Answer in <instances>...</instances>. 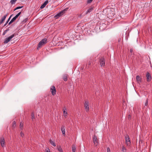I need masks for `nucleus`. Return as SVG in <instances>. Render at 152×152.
I'll list each match as a JSON object with an SVG mask.
<instances>
[{
  "mask_svg": "<svg viewBox=\"0 0 152 152\" xmlns=\"http://www.w3.org/2000/svg\"><path fill=\"white\" fill-rule=\"evenodd\" d=\"M68 8H66L63 10L61 11L59 13H58L56 15L54 16V18H58L59 17L62 15L68 9Z\"/></svg>",
  "mask_w": 152,
  "mask_h": 152,
  "instance_id": "nucleus-1",
  "label": "nucleus"
},
{
  "mask_svg": "<svg viewBox=\"0 0 152 152\" xmlns=\"http://www.w3.org/2000/svg\"><path fill=\"white\" fill-rule=\"evenodd\" d=\"M47 40L46 38H44L41 40L39 43L37 48V49H39V48L41 47L42 46L45 45L47 42Z\"/></svg>",
  "mask_w": 152,
  "mask_h": 152,
  "instance_id": "nucleus-2",
  "label": "nucleus"
},
{
  "mask_svg": "<svg viewBox=\"0 0 152 152\" xmlns=\"http://www.w3.org/2000/svg\"><path fill=\"white\" fill-rule=\"evenodd\" d=\"M15 36V34H12L9 37L6 38L4 40V44H7L8 43L10 40H11L12 38Z\"/></svg>",
  "mask_w": 152,
  "mask_h": 152,
  "instance_id": "nucleus-3",
  "label": "nucleus"
},
{
  "mask_svg": "<svg viewBox=\"0 0 152 152\" xmlns=\"http://www.w3.org/2000/svg\"><path fill=\"white\" fill-rule=\"evenodd\" d=\"M93 142L95 146H96L97 145L98 142L97 137L95 135H94L93 137Z\"/></svg>",
  "mask_w": 152,
  "mask_h": 152,
  "instance_id": "nucleus-4",
  "label": "nucleus"
},
{
  "mask_svg": "<svg viewBox=\"0 0 152 152\" xmlns=\"http://www.w3.org/2000/svg\"><path fill=\"white\" fill-rule=\"evenodd\" d=\"M0 143L2 147H4L5 146V142L4 138L3 137H1L0 140Z\"/></svg>",
  "mask_w": 152,
  "mask_h": 152,
  "instance_id": "nucleus-5",
  "label": "nucleus"
},
{
  "mask_svg": "<svg viewBox=\"0 0 152 152\" xmlns=\"http://www.w3.org/2000/svg\"><path fill=\"white\" fill-rule=\"evenodd\" d=\"M125 140L126 142L127 145H130L131 144V142L130 140L129 137L128 136H127L126 137Z\"/></svg>",
  "mask_w": 152,
  "mask_h": 152,
  "instance_id": "nucleus-6",
  "label": "nucleus"
},
{
  "mask_svg": "<svg viewBox=\"0 0 152 152\" xmlns=\"http://www.w3.org/2000/svg\"><path fill=\"white\" fill-rule=\"evenodd\" d=\"M100 64L101 67L104 66L105 65L104 59V58H101L100 61Z\"/></svg>",
  "mask_w": 152,
  "mask_h": 152,
  "instance_id": "nucleus-7",
  "label": "nucleus"
},
{
  "mask_svg": "<svg viewBox=\"0 0 152 152\" xmlns=\"http://www.w3.org/2000/svg\"><path fill=\"white\" fill-rule=\"evenodd\" d=\"M50 91L51 92L53 95H54L56 94V91L55 87L54 86H53L51 87L50 88Z\"/></svg>",
  "mask_w": 152,
  "mask_h": 152,
  "instance_id": "nucleus-8",
  "label": "nucleus"
},
{
  "mask_svg": "<svg viewBox=\"0 0 152 152\" xmlns=\"http://www.w3.org/2000/svg\"><path fill=\"white\" fill-rule=\"evenodd\" d=\"M63 111L65 117L66 116L67 113V109L66 107H64L63 109Z\"/></svg>",
  "mask_w": 152,
  "mask_h": 152,
  "instance_id": "nucleus-9",
  "label": "nucleus"
},
{
  "mask_svg": "<svg viewBox=\"0 0 152 152\" xmlns=\"http://www.w3.org/2000/svg\"><path fill=\"white\" fill-rule=\"evenodd\" d=\"M94 7H90L86 11V14H88V13H90L91 12H92L94 10Z\"/></svg>",
  "mask_w": 152,
  "mask_h": 152,
  "instance_id": "nucleus-10",
  "label": "nucleus"
},
{
  "mask_svg": "<svg viewBox=\"0 0 152 152\" xmlns=\"http://www.w3.org/2000/svg\"><path fill=\"white\" fill-rule=\"evenodd\" d=\"M136 78L138 83L140 84L141 82V78L139 75L137 76Z\"/></svg>",
  "mask_w": 152,
  "mask_h": 152,
  "instance_id": "nucleus-11",
  "label": "nucleus"
},
{
  "mask_svg": "<svg viewBox=\"0 0 152 152\" xmlns=\"http://www.w3.org/2000/svg\"><path fill=\"white\" fill-rule=\"evenodd\" d=\"M61 130L62 132L63 135L64 136L65 135V131L64 126H62L61 127Z\"/></svg>",
  "mask_w": 152,
  "mask_h": 152,
  "instance_id": "nucleus-12",
  "label": "nucleus"
},
{
  "mask_svg": "<svg viewBox=\"0 0 152 152\" xmlns=\"http://www.w3.org/2000/svg\"><path fill=\"white\" fill-rule=\"evenodd\" d=\"M48 0L45 1L40 7V8L43 9L45 7V6L48 3Z\"/></svg>",
  "mask_w": 152,
  "mask_h": 152,
  "instance_id": "nucleus-13",
  "label": "nucleus"
},
{
  "mask_svg": "<svg viewBox=\"0 0 152 152\" xmlns=\"http://www.w3.org/2000/svg\"><path fill=\"white\" fill-rule=\"evenodd\" d=\"M146 76L147 81H150L151 79V76L150 75V73L148 72L147 73Z\"/></svg>",
  "mask_w": 152,
  "mask_h": 152,
  "instance_id": "nucleus-14",
  "label": "nucleus"
},
{
  "mask_svg": "<svg viewBox=\"0 0 152 152\" xmlns=\"http://www.w3.org/2000/svg\"><path fill=\"white\" fill-rule=\"evenodd\" d=\"M7 15H5L3 16V17L2 18L1 20H0V23L1 24L3 22V21H4V20H5V19H6V18L7 17Z\"/></svg>",
  "mask_w": 152,
  "mask_h": 152,
  "instance_id": "nucleus-15",
  "label": "nucleus"
},
{
  "mask_svg": "<svg viewBox=\"0 0 152 152\" xmlns=\"http://www.w3.org/2000/svg\"><path fill=\"white\" fill-rule=\"evenodd\" d=\"M17 18L15 16L14 18H13L11 20V21L10 22L8 23L9 25H10V24H11L12 23L14 22L15 20Z\"/></svg>",
  "mask_w": 152,
  "mask_h": 152,
  "instance_id": "nucleus-16",
  "label": "nucleus"
},
{
  "mask_svg": "<svg viewBox=\"0 0 152 152\" xmlns=\"http://www.w3.org/2000/svg\"><path fill=\"white\" fill-rule=\"evenodd\" d=\"M50 142V143L53 145L54 146H56V145L55 143L54 142L52 141L51 139H50L49 140Z\"/></svg>",
  "mask_w": 152,
  "mask_h": 152,
  "instance_id": "nucleus-17",
  "label": "nucleus"
},
{
  "mask_svg": "<svg viewBox=\"0 0 152 152\" xmlns=\"http://www.w3.org/2000/svg\"><path fill=\"white\" fill-rule=\"evenodd\" d=\"M63 79L64 81H66L67 80V76L66 75H64L63 76Z\"/></svg>",
  "mask_w": 152,
  "mask_h": 152,
  "instance_id": "nucleus-18",
  "label": "nucleus"
},
{
  "mask_svg": "<svg viewBox=\"0 0 152 152\" xmlns=\"http://www.w3.org/2000/svg\"><path fill=\"white\" fill-rule=\"evenodd\" d=\"M85 107L87 112L89 110V105H85Z\"/></svg>",
  "mask_w": 152,
  "mask_h": 152,
  "instance_id": "nucleus-19",
  "label": "nucleus"
},
{
  "mask_svg": "<svg viewBox=\"0 0 152 152\" xmlns=\"http://www.w3.org/2000/svg\"><path fill=\"white\" fill-rule=\"evenodd\" d=\"M23 126V124L22 122H20V128L22 130Z\"/></svg>",
  "mask_w": 152,
  "mask_h": 152,
  "instance_id": "nucleus-20",
  "label": "nucleus"
},
{
  "mask_svg": "<svg viewBox=\"0 0 152 152\" xmlns=\"http://www.w3.org/2000/svg\"><path fill=\"white\" fill-rule=\"evenodd\" d=\"M57 148L58 150L60 152H63V151L61 147L60 146H57Z\"/></svg>",
  "mask_w": 152,
  "mask_h": 152,
  "instance_id": "nucleus-21",
  "label": "nucleus"
},
{
  "mask_svg": "<svg viewBox=\"0 0 152 152\" xmlns=\"http://www.w3.org/2000/svg\"><path fill=\"white\" fill-rule=\"evenodd\" d=\"M31 118L33 120V119L35 118V116H34V112H32L31 113Z\"/></svg>",
  "mask_w": 152,
  "mask_h": 152,
  "instance_id": "nucleus-22",
  "label": "nucleus"
},
{
  "mask_svg": "<svg viewBox=\"0 0 152 152\" xmlns=\"http://www.w3.org/2000/svg\"><path fill=\"white\" fill-rule=\"evenodd\" d=\"M122 149L123 152H126V149L124 146H122Z\"/></svg>",
  "mask_w": 152,
  "mask_h": 152,
  "instance_id": "nucleus-23",
  "label": "nucleus"
},
{
  "mask_svg": "<svg viewBox=\"0 0 152 152\" xmlns=\"http://www.w3.org/2000/svg\"><path fill=\"white\" fill-rule=\"evenodd\" d=\"M131 118L132 116L131 115L129 114L127 116V118L130 121L131 120Z\"/></svg>",
  "mask_w": 152,
  "mask_h": 152,
  "instance_id": "nucleus-24",
  "label": "nucleus"
},
{
  "mask_svg": "<svg viewBox=\"0 0 152 152\" xmlns=\"http://www.w3.org/2000/svg\"><path fill=\"white\" fill-rule=\"evenodd\" d=\"M17 0H11L10 1V3L11 4H15Z\"/></svg>",
  "mask_w": 152,
  "mask_h": 152,
  "instance_id": "nucleus-25",
  "label": "nucleus"
},
{
  "mask_svg": "<svg viewBox=\"0 0 152 152\" xmlns=\"http://www.w3.org/2000/svg\"><path fill=\"white\" fill-rule=\"evenodd\" d=\"M16 126V122L14 121L12 123V127L15 128Z\"/></svg>",
  "mask_w": 152,
  "mask_h": 152,
  "instance_id": "nucleus-26",
  "label": "nucleus"
},
{
  "mask_svg": "<svg viewBox=\"0 0 152 152\" xmlns=\"http://www.w3.org/2000/svg\"><path fill=\"white\" fill-rule=\"evenodd\" d=\"M72 150L73 152H75L76 148L75 146H73L72 147Z\"/></svg>",
  "mask_w": 152,
  "mask_h": 152,
  "instance_id": "nucleus-27",
  "label": "nucleus"
},
{
  "mask_svg": "<svg viewBox=\"0 0 152 152\" xmlns=\"http://www.w3.org/2000/svg\"><path fill=\"white\" fill-rule=\"evenodd\" d=\"M23 6H21V7H20V6H19V7H17L15 10H14V11L15 10H18V9H20V8H21L23 7Z\"/></svg>",
  "mask_w": 152,
  "mask_h": 152,
  "instance_id": "nucleus-28",
  "label": "nucleus"
},
{
  "mask_svg": "<svg viewBox=\"0 0 152 152\" xmlns=\"http://www.w3.org/2000/svg\"><path fill=\"white\" fill-rule=\"evenodd\" d=\"M20 134L21 136L22 137H24V134L22 132H20Z\"/></svg>",
  "mask_w": 152,
  "mask_h": 152,
  "instance_id": "nucleus-29",
  "label": "nucleus"
},
{
  "mask_svg": "<svg viewBox=\"0 0 152 152\" xmlns=\"http://www.w3.org/2000/svg\"><path fill=\"white\" fill-rule=\"evenodd\" d=\"M93 0H87V3L88 4L90 3Z\"/></svg>",
  "mask_w": 152,
  "mask_h": 152,
  "instance_id": "nucleus-30",
  "label": "nucleus"
},
{
  "mask_svg": "<svg viewBox=\"0 0 152 152\" xmlns=\"http://www.w3.org/2000/svg\"><path fill=\"white\" fill-rule=\"evenodd\" d=\"M21 13V12H20L15 16L17 18L20 15Z\"/></svg>",
  "mask_w": 152,
  "mask_h": 152,
  "instance_id": "nucleus-31",
  "label": "nucleus"
},
{
  "mask_svg": "<svg viewBox=\"0 0 152 152\" xmlns=\"http://www.w3.org/2000/svg\"><path fill=\"white\" fill-rule=\"evenodd\" d=\"M21 13V12H20L15 16L17 18L20 15Z\"/></svg>",
  "mask_w": 152,
  "mask_h": 152,
  "instance_id": "nucleus-32",
  "label": "nucleus"
},
{
  "mask_svg": "<svg viewBox=\"0 0 152 152\" xmlns=\"http://www.w3.org/2000/svg\"><path fill=\"white\" fill-rule=\"evenodd\" d=\"M46 152H50V150L49 148H47L45 150Z\"/></svg>",
  "mask_w": 152,
  "mask_h": 152,
  "instance_id": "nucleus-33",
  "label": "nucleus"
},
{
  "mask_svg": "<svg viewBox=\"0 0 152 152\" xmlns=\"http://www.w3.org/2000/svg\"><path fill=\"white\" fill-rule=\"evenodd\" d=\"M107 152H110V150L109 147L107 148Z\"/></svg>",
  "mask_w": 152,
  "mask_h": 152,
  "instance_id": "nucleus-34",
  "label": "nucleus"
},
{
  "mask_svg": "<svg viewBox=\"0 0 152 152\" xmlns=\"http://www.w3.org/2000/svg\"><path fill=\"white\" fill-rule=\"evenodd\" d=\"M89 102L88 101H87L85 102V104H88Z\"/></svg>",
  "mask_w": 152,
  "mask_h": 152,
  "instance_id": "nucleus-35",
  "label": "nucleus"
},
{
  "mask_svg": "<svg viewBox=\"0 0 152 152\" xmlns=\"http://www.w3.org/2000/svg\"><path fill=\"white\" fill-rule=\"evenodd\" d=\"M7 30H5L4 32H3V35H4L5 34V33H6V32H7Z\"/></svg>",
  "mask_w": 152,
  "mask_h": 152,
  "instance_id": "nucleus-36",
  "label": "nucleus"
},
{
  "mask_svg": "<svg viewBox=\"0 0 152 152\" xmlns=\"http://www.w3.org/2000/svg\"><path fill=\"white\" fill-rule=\"evenodd\" d=\"M12 16V15H11V16H10V17L9 18L7 21H9L10 20V18Z\"/></svg>",
  "mask_w": 152,
  "mask_h": 152,
  "instance_id": "nucleus-37",
  "label": "nucleus"
},
{
  "mask_svg": "<svg viewBox=\"0 0 152 152\" xmlns=\"http://www.w3.org/2000/svg\"><path fill=\"white\" fill-rule=\"evenodd\" d=\"M130 52L131 53L133 52V50L132 49H131L130 50Z\"/></svg>",
  "mask_w": 152,
  "mask_h": 152,
  "instance_id": "nucleus-38",
  "label": "nucleus"
},
{
  "mask_svg": "<svg viewBox=\"0 0 152 152\" xmlns=\"http://www.w3.org/2000/svg\"><path fill=\"white\" fill-rule=\"evenodd\" d=\"M8 22V21H7V22L6 23L4 24V26H5V25H7V23Z\"/></svg>",
  "mask_w": 152,
  "mask_h": 152,
  "instance_id": "nucleus-39",
  "label": "nucleus"
},
{
  "mask_svg": "<svg viewBox=\"0 0 152 152\" xmlns=\"http://www.w3.org/2000/svg\"><path fill=\"white\" fill-rule=\"evenodd\" d=\"M147 102H147H147H146V103H145V105L147 104Z\"/></svg>",
  "mask_w": 152,
  "mask_h": 152,
  "instance_id": "nucleus-40",
  "label": "nucleus"
},
{
  "mask_svg": "<svg viewBox=\"0 0 152 152\" xmlns=\"http://www.w3.org/2000/svg\"><path fill=\"white\" fill-rule=\"evenodd\" d=\"M88 64H90V63H89H89H88Z\"/></svg>",
  "mask_w": 152,
  "mask_h": 152,
  "instance_id": "nucleus-41",
  "label": "nucleus"
},
{
  "mask_svg": "<svg viewBox=\"0 0 152 152\" xmlns=\"http://www.w3.org/2000/svg\"><path fill=\"white\" fill-rule=\"evenodd\" d=\"M91 152H93V151H91Z\"/></svg>",
  "mask_w": 152,
  "mask_h": 152,
  "instance_id": "nucleus-42",
  "label": "nucleus"
}]
</instances>
